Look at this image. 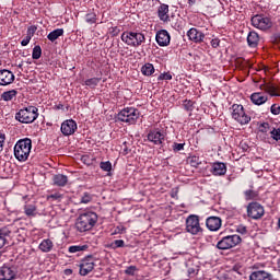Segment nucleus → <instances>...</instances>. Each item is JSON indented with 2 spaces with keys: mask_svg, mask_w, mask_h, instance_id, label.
<instances>
[{
  "mask_svg": "<svg viewBox=\"0 0 280 280\" xmlns=\"http://www.w3.org/2000/svg\"><path fill=\"white\" fill-rule=\"evenodd\" d=\"M148 141H151L154 145H161L165 141V133L159 130H152L148 133Z\"/></svg>",
  "mask_w": 280,
  "mask_h": 280,
  "instance_id": "obj_16",
  "label": "nucleus"
},
{
  "mask_svg": "<svg viewBox=\"0 0 280 280\" xmlns=\"http://www.w3.org/2000/svg\"><path fill=\"white\" fill-rule=\"evenodd\" d=\"M136 272H137V267L136 266H129L125 270V275H130L131 277L135 276Z\"/></svg>",
  "mask_w": 280,
  "mask_h": 280,
  "instance_id": "obj_44",
  "label": "nucleus"
},
{
  "mask_svg": "<svg viewBox=\"0 0 280 280\" xmlns=\"http://www.w3.org/2000/svg\"><path fill=\"white\" fill-rule=\"evenodd\" d=\"M250 101L255 106H261L268 102V94H264V92H255L250 95Z\"/></svg>",
  "mask_w": 280,
  "mask_h": 280,
  "instance_id": "obj_20",
  "label": "nucleus"
},
{
  "mask_svg": "<svg viewBox=\"0 0 280 280\" xmlns=\"http://www.w3.org/2000/svg\"><path fill=\"white\" fill-rule=\"evenodd\" d=\"M85 21L90 25H93V24L97 23V15L94 12L88 13L85 15Z\"/></svg>",
  "mask_w": 280,
  "mask_h": 280,
  "instance_id": "obj_36",
  "label": "nucleus"
},
{
  "mask_svg": "<svg viewBox=\"0 0 280 280\" xmlns=\"http://www.w3.org/2000/svg\"><path fill=\"white\" fill-rule=\"evenodd\" d=\"M40 56H43V49L40 48V46H35L33 48V54H32L33 60H38Z\"/></svg>",
  "mask_w": 280,
  "mask_h": 280,
  "instance_id": "obj_37",
  "label": "nucleus"
},
{
  "mask_svg": "<svg viewBox=\"0 0 280 280\" xmlns=\"http://www.w3.org/2000/svg\"><path fill=\"white\" fill-rule=\"evenodd\" d=\"M95 224H97V213L89 211L79 215L75 221V229L80 233H86V231H91Z\"/></svg>",
  "mask_w": 280,
  "mask_h": 280,
  "instance_id": "obj_1",
  "label": "nucleus"
},
{
  "mask_svg": "<svg viewBox=\"0 0 280 280\" xmlns=\"http://www.w3.org/2000/svg\"><path fill=\"white\" fill-rule=\"evenodd\" d=\"M12 235V230L10 228L0 229V249L8 244V237Z\"/></svg>",
  "mask_w": 280,
  "mask_h": 280,
  "instance_id": "obj_24",
  "label": "nucleus"
},
{
  "mask_svg": "<svg viewBox=\"0 0 280 280\" xmlns=\"http://www.w3.org/2000/svg\"><path fill=\"white\" fill-rule=\"evenodd\" d=\"M91 200H93V198L91 197V195L90 194H84V196L81 198V202L83 203V205H89V202L91 201Z\"/></svg>",
  "mask_w": 280,
  "mask_h": 280,
  "instance_id": "obj_46",
  "label": "nucleus"
},
{
  "mask_svg": "<svg viewBox=\"0 0 280 280\" xmlns=\"http://www.w3.org/2000/svg\"><path fill=\"white\" fill-rule=\"evenodd\" d=\"M93 268H95V262L93 261V257L89 256L82 260L80 265V275L81 277H86L90 272H93Z\"/></svg>",
  "mask_w": 280,
  "mask_h": 280,
  "instance_id": "obj_12",
  "label": "nucleus"
},
{
  "mask_svg": "<svg viewBox=\"0 0 280 280\" xmlns=\"http://www.w3.org/2000/svg\"><path fill=\"white\" fill-rule=\"evenodd\" d=\"M261 91L267 93L269 97H280L279 88L275 86V84L271 83H265L260 85Z\"/></svg>",
  "mask_w": 280,
  "mask_h": 280,
  "instance_id": "obj_19",
  "label": "nucleus"
},
{
  "mask_svg": "<svg viewBox=\"0 0 280 280\" xmlns=\"http://www.w3.org/2000/svg\"><path fill=\"white\" fill-rule=\"evenodd\" d=\"M14 73L8 69L0 70V86H9L14 82Z\"/></svg>",
  "mask_w": 280,
  "mask_h": 280,
  "instance_id": "obj_14",
  "label": "nucleus"
},
{
  "mask_svg": "<svg viewBox=\"0 0 280 280\" xmlns=\"http://www.w3.org/2000/svg\"><path fill=\"white\" fill-rule=\"evenodd\" d=\"M137 119H139V109L135 107H126L118 113V121L124 124H137Z\"/></svg>",
  "mask_w": 280,
  "mask_h": 280,
  "instance_id": "obj_6",
  "label": "nucleus"
},
{
  "mask_svg": "<svg viewBox=\"0 0 280 280\" xmlns=\"http://www.w3.org/2000/svg\"><path fill=\"white\" fill-rule=\"evenodd\" d=\"M271 115H280V106L277 104H272L270 107Z\"/></svg>",
  "mask_w": 280,
  "mask_h": 280,
  "instance_id": "obj_43",
  "label": "nucleus"
},
{
  "mask_svg": "<svg viewBox=\"0 0 280 280\" xmlns=\"http://www.w3.org/2000/svg\"><path fill=\"white\" fill-rule=\"evenodd\" d=\"M119 27H113L110 31L112 36H119Z\"/></svg>",
  "mask_w": 280,
  "mask_h": 280,
  "instance_id": "obj_54",
  "label": "nucleus"
},
{
  "mask_svg": "<svg viewBox=\"0 0 280 280\" xmlns=\"http://www.w3.org/2000/svg\"><path fill=\"white\" fill-rule=\"evenodd\" d=\"M71 272H73V270H71V269L66 270V275H71Z\"/></svg>",
  "mask_w": 280,
  "mask_h": 280,
  "instance_id": "obj_57",
  "label": "nucleus"
},
{
  "mask_svg": "<svg viewBox=\"0 0 280 280\" xmlns=\"http://www.w3.org/2000/svg\"><path fill=\"white\" fill-rule=\"evenodd\" d=\"M101 80V78L88 79L85 80V86H90V89H95V86L100 84Z\"/></svg>",
  "mask_w": 280,
  "mask_h": 280,
  "instance_id": "obj_34",
  "label": "nucleus"
},
{
  "mask_svg": "<svg viewBox=\"0 0 280 280\" xmlns=\"http://www.w3.org/2000/svg\"><path fill=\"white\" fill-rule=\"evenodd\" d=\"M259 132H270V124L268 122H262L260 126H259Z\"/></svg>",
  "mask_w": 280,
  "mask_h": 280,
  "instance_id": "obj_41",
  "label": "nucleus"
},
{
  "mask_svg": "<svg viewBox=\"0 0 280 280\" xmlns=\"http://www.w3.org/2000/svg\"><path fill=\"white\" fill-rule=\"evenodd\" d=\"M63 34H65V30L56 28L47 35V38L48 40H50V43H54L55 40H58V38H60V36H62Z\"/></svg>",
  "mask_w": 280,
  "mask_h": 280,
  "instance_id": "obj_28",
  "label": "nucleus"
},
{
  "mask_svg": "<svg viewBox=\"0 0 280 280\" xmlns=\"http://www.w3.org/2000/svg\"><path fill=\"white\" fill-rule=\"evenodd\" d=\"M158 16L160 21L167 23L170 21V5L161 4L158 9Z\"/></svg>",
  "mask_w": 280,
  "mask_h": 280,
  "instance_id": "obj_21",
  "label": "nucleus"
},
{
  "mask_svg": "<svg viewBox=\"0 0 280 280\" xmlns=\"http://www.w3.org/2000/svg\"><path fill=\"white\" fill-rule=\"evenodd\" d=\"M190 163H191V165H194V166L198 165V164H199V163H198V158H197V156H192L191 160H190Z\"/></svg>",
  "mask_w": 280,
  "mask_h": 280,
  "instance_id": "obj_55",
  "label": "nucleus"
},
{
  "mask_svg": "<svg viewBox=\"0 0 280 280\" xmlns=\"http://www.w3.org/2000/svg\"><path fill=\"white\" fill-rule=\"evenodd\" d=\"M117 229H118V233H124V231H126L125 228H121V229L117 228Z\"/></svg>",
  "mask_w": 280,
  "mask_h": 280,
  "instance_id": "obj_56",
  "label": "nucleus"
},
{
  "mask_svg": "<svg viewBox=\"0 0 280 280\" xmlns=\"http://www.w3.org/2000/svg\"><path fill=\"white\" fill-rule=\"evenodd\" d=\"M211 47H213V49H218V47H220V39L219 38H213L211 40Z\"/></svg>",
  "mask_w": 280,
  "mask_h": 280,
  "instance_id": "obj_52",
  "label": "nucleus"
},
{
  "mask_svg": "<svg viewBox=\"0 0 280 280\" xmlns=\"http://www.w3.org/2000/svg\"><path fill=\"white\" fill-rule=\"evenodd\" d=\"M15 119L20 121V124H34V121L38 119V107L28 106L20 109L15 114Z\"/></svg>",
  "mask_w": 280,
  "mask_h": 280,
  "instance_id": "obj_3",
  "label": "nucleus"
},
{
  "mask_svg": "<svg viewBox=\"0 0 280 280\" xmlns=\"http://www.w3.org/2000/svg\"><path fill=\"white\" fill-rule=\"evenodd\" d=\"M242 243V237L240 235H228L218 242L217 248L220 250H229V248H235L237 244Z\"/></svg>",
  "mask_w": 280,
  "mask_h": 280,
  "instance_id": "obj_7",
  "label": "nucleus"
},
{
  "mask_svg": "<svg viewBox=\"0 0 280 280\" xmlns=\"http://www.w3.org/2000/svg\"><path fill=\"white\" fill-rule=\"evenodd\" d=\"M198 275V266H192L188 268V277H196Z\"/></svg>",
  "mask_w": 280,
  "mask_h": 280,
  "instance_id": "obj_42",
  "label": "nucleus"
},
{
  "mask_svg": "<svg viewBox=\"0 0 280 280\" xmlns=\"http://www.w3.org/2000/svg\"><path fill=\"white\" fill-rule=\"evenodd\" d=\"M206 226L209 231H220V228L222 226V219L218 217H210L206 221Z\"/></svg>",
  "mask_w": 280,
  "mask_h": 280,
  "instance_id": "obj_18",
  "label": "nucleus"
},
{
  "mask_svg": "<svg viewBox=\"0 0 280 280\" xmlns=\"http://www.w3.org/2000/svg\"><path fill=\"white\" fill-rule=\"evenodd\" d=\"M158 80H172V74L170 72H164L159 75Z\"/></svg>",
  "mask_w": 280,
  "mask_h": 280,
  "instance_id": "obj_48",
  "label": "nucleus"
},
{
  "mask_svg": "<svg viewBox=\"0 0 280 280\" xmlns=\"http://www.w3.org/2000/svg\"><path fill=\"white\" fill-rule=\"evenodd\" d=\"M16 267L4 265L0 267V280H12L16 277Z\"/></svg>",
  "mask_w": 280,
  "mask_h": 280,
  "instance_id": "obj_13",
  "label": "nucleus"
},
{
  "mask_svg": "<svg viewBox=\"0 0 280 280\" xmlns=\"http://www.w3.org/2000/svg\"><path fill=\"white\" fill-rule=\"evenodd\" d=\"M38 248L42 250V253H50V250L54 248V242H51L49 238H46L42 241Z\"/></svg>",
  "mask_w": 280,
  "mask_h": 280,
  "instance_id": "obj_26",
  "label": "nucleus"
},
{
  "mask_svg": "<svg viewBox=\"0 0 280 280\" xmlns=\"http://www.w3.org/2000/svg\"><path fill=\"white\" fill-rule=\"evenodd\" d=\"M249 280H272V275L265 270H258L250 273Z\"/></svg>",
  "mask_w": 280,
  "mask_h": 280,
  "instance_id": "obj_22",
  "label": "nucleus"
},
{
  "mask_svg": "<svg viewBox=\"0 0 280 280\" xmlns=\"http://www.w3.org/2000/svg\"><path fill=\"white\" fill-rule=\"evenodd\" d=\"M186 231L190 233V235H198L202 232V228H200V219L198 215H189L186 220Z\"/></svg>",
  "mask_w": 280,
  "mask_h": 280,
  "instance_id": "obj_8",
  "label": "nucleus"
},
{
  "mask_svg": "<svg viewBox=\"0 0 280 280\" xmlns=\"http://www.w3.org/2000/svg\"><path fill=\"white\" fill-rule=\"evenodd\" d=\"M3 145H5V133L0 132V154L3 152Z\"/></svg>",
  "mask_w": 280,
  "mask_h": 280,
  "instance_id": "obj_47",
  "label": "nucleus"
},
{
  "mask_svg": "<svg viewBox=\"0 0 280 280\" xmlns=\"http://www.w3.org/2000/svg\"><path fill=\"white\" fill-rule=\"evenodd\" d=\"M252 25L257 30H261V32H266V30L272 27V21L264 15H254L252 18Z\"/></svg>",
  "mask_w": 280,
  "mask_h": 280,
  "instance_id": "obj_9",
  "label": "nucleus"
},
{
  "mask_svg": "<svg viewBox=\"0 0 280 280\" xmlns=\"http://www.w3.org/2000/svg\"><path fill=\"white\" fill-rule=\"evenodd\" d=\"M269 132H270L271 139H273V141H280V129L279 128H273Z\"/></svg>",
  "mask_w": 280,
  "mask_h": 280,
  "instance_id": "obj_39",
  "label": "nucleus"
},
{
  "mask_svg": "<svg viewBox=\"0 0 280 280\" xmlns=\"http://www.w3.org/2000/svg\"><path fill=\"white\" fill-rule=\"evenodd\" d=\"M18 93L19 92L16 90H10V91L3 92L1 94V100H3V102H12V100L16 97Z\"/></svg>",
  "mask_w": 280,
  "mask_h": 280,
  "instance_id": "obj_29",
  "label": "nucleus"
},
{
  "mask_svg": "<svg viewBox=\"0 0 280 280\" xmlns=\"http://www.w3.org/2000/svg\"><path fill=\"white\" fill-rule=\"evenodd\" d=\"M187 36L192 43H202L205 40V33L198 31V28H190L187 32Z\"/></svg>",
  "mask_w": 280,
  "mask_h": 280,
  "instance_id": "obj_17",
  "label": "nucleus"
},
{
  "mask_svg": "<svg viewBox=\"0 0 280 280\" xmlns=\"http://www.w3.org/2000/svg\"><path fill=\"white\" fill-rule=\"evenodd\" d=\"M120 38L129 47H141L145 43V35L139 32H124Z\"/></svg>",
  "mask_w": 280,
  "mask_h": 280,
  "instance_id": "obj_4",
  "label": "nucleus"
},
{
  "mask_svg": "<svg viewBox=\"0 0 280 280\" xmlns=\"http://www.w3.org/2000/svg\"><path fill=\"white\" fill-rule=\"evenodd\" d=\"M30 152H32V139H21L15 143L14 156L21 163H25L30 159Z\"/></svg>",
  "mask_w": 280,
  "mask_h": 280,
  "instance_id": "obj_2",
  "label": "nucleus"
},
{
  "mask_svg": "<svg viewBox=\"0 0 280 280\" xmlns=\"http://www.w3.org/2000/svg\"><path fill=\"white\" fill-rule=\"evenodd\" d=\"M100 167L103 172H110V170H113V164L109 161L101 162Z\"/></svg>",
  "mask_w": 280,
  "mask_h": 280,
  "instance_id": "obj_40",
  "label": "nucleus"
},
{
  "mask_svg": "<svg viewBox=\"0 0 280 280\" xmlns=\"http://www.w3.org/2000/svg\"><path fill=\"white\" fill-rule=\"evenodd\" d=\"M67 183H69L67 175L58 174L54 176V184L57 185V187H65Z\"/></svg>",
  "mask_w": 280,
  "mask_h": 280,
  "instance_id": "obj_27",
  "label": "nucleus"
},
{
  "mask_svg": "<svg viewBox=\"0 0 280 280\" xmlns=\"http://www.w3.org/2000/svg\"><path fill=\"white\" fill-rule=\"evenodd\" d=\"M184 108H185L186 110H192V109H194V102H191V101H185V103H184Z\"/></svg>",
  "mask_w": 280,
  "mask_h": 280,
  "instance_id": "obj_49",
  "label": "nucleus"
},
{
  "mask_svg": "<svg viewBox=\"0 0 280 280\" xmlns=\"http://www.w3.org/2000/svg\"><path fill=\"white\" fill-rule=\"evenodd\" d=\"M213 176H224L226 174V164L222 162H217L212 165Z\"/></svg>",
  "mask_w": 280,
  "mask_h": 280,
  "instance_id": "obj_23",
  "label": "nucleus"
},
{
  "mask_svg": "<svg viewBox=\"0 0 280 280\" xmlns=\"http://www.w3.org/2000/svg\"><path fill=\"white\" fill-rule=\"evenodd\" d=\"M78 130V124L73 119L65 120L61 124V132L65 137H71Z\"/></svg>",
  "mask_w": 280,
  "mask_h": 280,
  "instance_id": "obj_11",
  "label": "nucleus"
},
{
  "mask_svg": "<svg viewBox=\"0 0 280 280\" xmlns=\"http://www.w3.org/2000/svg\"><path fill=\"white\" fill-rule=\"evenodd\" d=\"M264 213V206L258 202H252L247 207L248 218H252L253 220H259Z\"/></svg>",
  "mask_w": 280,
  "mask_h": 280,
  "instance_id": "obj_10",
  "label": "nucleus"
},
{
  "mask_svg": "<svg viewBox=\"0 0 280 280\" xmlns=\"http://www.w3.org/2000/svg\"><path fill=\"white\" fill-rule=\"evenodd\" d=\"M188 3H196V0H188Z\"/></svg>",
  "mask_w": 280,
  "mask_h": 280,
  "instance_id": "obj_58",
  "label": "nucleus"
},
{
  "mask_svg": "<svg viewBox=\"0 0 280 280\" xmlns=\"http://www.w3.org/2000/svg\"><path fill=\"white\" fill-rule=\"evenodd\" d=\"M234 270V272H240V269H233Z\"/></svg>",
  "mask_w": 280,
  "mask_h": 280,
  "instance_id": "obj_59",
  "label": "nucleus"
},
{
  "mask_svg": "<svg viewBox=\"0 0 280 280\" xmlns=\"http://www.w3.org/2000/svg\"><path fill=\"white\" fill-rule=\"evenodd\" d=\"M124 246H126V242H124V240H116L110 244V248L114 250L116 248H124Z\"/></svg>",
  "mask_w": 280,
  "mask_h": 280,
  "instance_id": "obj_38",
  "label": "nucleus"
},
{
  "mask_svg": "<svg viewBox=\"0 0 280 280\" xmlns=\"http://www.w3.org/2000/svg\"><path fill=\"white\" fill-rule=\"evenodd\" d=\"M30 40H32L31 35H26L25 38L21 42L22 47H27V45H30Z\"/></svg>",
  "mask_w": 280,
  "mask_h": 280,
  "instance_id": "obj_51",
  "label": "nucleus"
},
{
  "mask_svg": "<svg viewBox=\"0 0 280 280\" xmlns=\"http://www.w3.org/2000/svg\"><path fill=\"white\" fill-rule=\"evenodd\" d=\"M230 110L232 119L237 121L241 126H247V124H250V116L246 114L243 105L233 104Z\"/></svg>",
  "mask_w": 280,
  "mask_h": 280,
  "instance_id": "obj_5",
  "label": "nucleus"
},
{
  "mask_svg": "<svg viewBox=\"0 0 280 280\" xmlns=\"http://www.w3.org/2000/svg\"><path fill=\"white\" fill-rule=\"evenodd\" d=\"M245 200H255L259 196L255 190H245L244 191Z\"/></svg>",
  "mask_w": 280,
  "mask_h": 280,
  "instance_id": "obj_35",
  "label": "nucleus"
},
{
  "mask_svg": "<svg viewBox=\"0 0 280 280\" xmlns=\"http://www.w3.org/2000/svg\"><path fill=\"white\" fill-rule=\"evenodd\" d=\"M62 198H63V196L60 192H54V194L47 196V200L49 202H61Z\"/></svg>",
  "mask_w": 280,
  "mask_h": 280,
  "instance_id": "obj_33",
  "label": "nucleus"
},
{
  "mask_svg": "<svg viewBox=\"0 0 280 280\" xmlns=\"http://www.w3.org/2000/svg\"><path fill=\"white\" fill-rule=\"evenodd\" d=\"M36 211H37V208L35 205L30 203L24 206V213L28 218H34L36 215Z\"/></svg>",
  "mask_w": 280,
  "mask_h": 280,
  "instance_id": "obj_30",
  "label": "nucleus"
},
{
  "mask_svg": "<svg viewBox=\"0 0 280 280\" xmlns=\"http://www.w3.org/2000/svg\"><path fill=\"white\" fill-rule=\"evenodd\" d=\"M174 152H180V150H185V143H174L173 144Z\"/></svg>",
  "mask_w": 280,
  "mask_h": 280,
  "instance_id": "obj_45",
  "label": "nucleus"
},
{
  "mask_svg": "<svg viewBox=\"0 0 280 280\" xmlns=\"http://www.w3.org/2000/svg\"><path fill=\"white\" fill-rule=\"evenodd\" d=\"M141 73H142V75H147V77L152 75L154 73V65L145 63L141 68Z\"/></svg>",
  "mask_w": 280,
  "mask_h": 280,
  "instance_id": "obj_31",
  "label": "nucleus"
},
{
  "mask_svg": "<svg viewBox=\"0 0 280 280\" xmlns=\"http://www.w3.org/2000/svg\"><path fill=\"white\" fill-rule=\"evenodd\" d=\"M247 44L250 47H257V45H259V34L255 31L249 32L247 35Z\"/></svg>",
  "mask_w": 280,
  "mask_h": 280,
  "instance_id": "obj_25",
  "label": "nucleus"
},
{
  "mask_svg": "<svg viewBox=\"0 0 280 280\" xmlns=\"http://www.w3.org/2000/svg\"><path fill=\"white\" fill-rule=\"evenodd\" d=\"M36 33V26H30L28 28H27V36H30L31 35V38H32V36H34V34Z\"/></svg>",
  "mask_w": 280,
  "mask_h": 280,
  "instance_id": "obj_53",
  "label": "nucleus"
},
{
  "mask_svg": "<svg viewBox=\"0 0 280 280\" xmlns=\"http://www.w3.org/2000/svg\"><path fill=\"white\" fill-rule=\"evenodd\" d=\"M236 231H237V233H241V235H246L248 230L246 229V225H238L236 228Z\"/></svg>",
  "mask_w": 280,
  "mask_h": 280,
  "instance_id": "obj_50",
  "label": "nucleus"
},
{
  "mask_svg": "<svg viewBox=\"0 0 280 280\" xmlns=\"http://www.w3.org/2000/svg\"><path fill=\"white\" fill-rule=\"evenodd\" d=\"M89 250V245H72L68 248L69 253H84Z\"/></svg>",
  "mask_w": 280,
  "mask_h": 280,
  "instance_id": "obj_32",
  "label": "nucleus"
},
{
  "mask_svg": "<svg viewBox=\"0 0 280 280\" xmlns=\"http://www.w3.org/2000/svg\"><path fill=\"white\" fill-rule=\"evenodd\" d=\"M155 40L160 47H167L170 45V33L165 30H160L156 32Z\"/></svg>",
  "mask_w": 280,
  "mask_h": 280,
  "instance_id": "obj_15",
  "label": "nucleus"
}]
</instances>
